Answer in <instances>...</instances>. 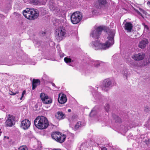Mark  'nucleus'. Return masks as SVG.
Wrapping results in <instances>:
<instances>
[{"mask_svg":"<svg viewBox=\"0 0 150 150\" xmlns=\"http://www.w3.org/2000/svg\"><path fill=\"white\" fill-rule=\"evenodd\" d=\"M111 83V80L109 78L105 79L103 81L101 86L102 90L105 91H107L109 89Z\"/></svg>","mask_w":150,"mask_h":150,"instance_id":"6e6552de","label":"nucleus"},{"mask_svg":"<svg viewBox=\"0 0 150 150\" xmlns=\"http://www.w3.org/2000/svg\"><path fill=\"white\" fill-rule=\"evenodd\" d=\"M133 28V25L130 22H127L125 24L124 28L127 32H130L131 31Z\"/></svg>","mask_w":150,"mask_h":150,"instance_id":"4468645a","label":"nucleus"},{"mask_svg":"<svg viewBox=\"0 0 150 150\" xmlns=\"http://www.w3.org/2000/svg\"><path fill=\"white\" fill-rule=\"evenodd\" d=\"M96 113H97V111L96 110H95V108H94L90 112L89 115L90 117H93V116H94V115H96Z\"/></svg>","mask_w":150,"mask_h":150,"instance_id":"b1692460","label":"nucleus"},{"mask_svg":"<svg viewBox=\"0 0 150 150\" xmlns=\"http://www.w3.org/2000/svg\"><path fill=\"white\" fill-rule=\"evenodd\" d=\"M64 61L67 64H70L72 61L71 59L68 57L64 58Z\"/></svg>","mask_w":150,"mask_h":150,"instance_id":"a878e982","label":"nucleus"},{"mask_svg":"<svg viewBox=\"0 0 150 150\" xmlns=\"http://www.w3.org/2000/svg\"><path fill=\"white\" fill-rule=\"evenodd\" d=\"M4 16L2 14H0V16L1 17H4Z\"/></svg>","mask_w":150,"mask_h":150,"instance_id":"37998d69","label":"nucleus"},{"mask_svg":"<svg viewBox=\"0 0 150 150\" xmlns=\"http://www.w3.org/2000/svg\"><path fill=\"white\" fill-rule=\"evenodd\" d=\"M40 81L38 79H33L32 81V89H35L36 87L40 85Z\"/></svg>","mask_w":150,"mask_h":150,"instance_id":"a211bd4d","label":"nucleus"},{"mask_svg":"<svg viewBox=\"0 0 150 150\" xmlns=\"http://www.w3.org/2000/svg\"><path fill=\"white\" fill-rule=\"evenodd\" d=\"M149 43L148 40L145 38H144L139 42L138 45L139 47L141 49H144L146 46Z\"/></svg>","mask_w":150,"mask_h":150,"instance_id":"ddd939ff","label":"nucleus"},{"mask_svg":"<svg viewBox=\"0 0 150 150\" xmlns=\"http://www.w3.org/2000/svg\"><path fill=\"white\" fill-rule=\"evenodd\" d=\"M28 62H29L30 64L33 65H35L36 63V62H26L27 63H28Z\"/></svg>","mask_w":150,"mask_h":150,"instance_id":"f704fd0d","label":"nucleus"},{"mask_svg":"<svg viewBox=\"0 0 150 150\" xmlns=\"http://www.w3.org/2000/svg\"><path fill=\"white\" fill-rule=\"evenodd\" d=\"M51 83L53 86H54V87L55 86V85L54 83Z\"/></svg>","mask_w":150,"mask_h":150,"instance_id":"ea45409f","label":"nucleus"},{"mask_svg":"<svg viewBox=\"0 0 150 150\" xmlns=\"http://www.w3.org/2000/svg\"><path fill=\"white\" fill-rule=\"evenodd\" d=\"M56 117L59 120L64 119L65 117V115L62 112L58 111L55 115Z\"/></svg>","mask_w":150,"mask_h":150,"instance_id":"2eb2a0df","label":"nucleus"},{"mask_svg":"<svg viewBox=\"0 0 150 150\" xmlns=\"http://www.w3.org/2000/svg\"><path fill=\"white\" fill-rule=\"evenodd\" d=\"M26 93V91L25 90H24L23 91L22 94V96L21 98H20V99L21 100H22V99L23 98V97L24 95V94H25Z\"/></svg>","mask_w":150,"mask_h":150,"instance_id":"473e14b6","label":"nucleus"},{"mask_svg":"<svg viewBox=\"0 0 150 150\" xmlns=\"http://www.w3.org/2000/svg\"><path fill=\"white\" fill-rule=\"evenodd\" d=\"M142 25L144 26L145 29H146V30H148L149 28L148 26L147 25H146L144 23H142Z\"/></svg>","mask_w":150,"mask_h":150,"instance_id":"2f4dec72","label":"nucleus"},{"mask_svg":"<svg viewBox=\"0 0 150 150\" xmlns=\"http://www.w3.org/2000/svg\"><path fill=\"white\" fill-rule=\"evenodd\" d=\"M145 56L144 53L141 52L137 54H134L132 57L134 60L139 61L143 59L144 58Z\"/></svg>","mask_w":150,"mask_h":150,"instance_id":"9d476101","label":"nucleus"},{"mask_svg":"<svg viewBox=\"0 0 150 150\" xmlns=\"http://www.w3.org/2000/svg\"><path fill=\"white\" fill-rule=\"evenodd\" d=\"M105 27L103 26H98L96 28H94V29L91 31L90 35L96 39H98L102 31L105 29Z\"/></svg>","mask_w":150,"mask_h":150,"instance_id":"39448f33","label":"nucleus"},{"mask_svg":"<svg viewBox=\"0 0 150 150\" xmlns=\"http://www.w3.org/2000/svg\"><path fill=\"white\" fill-rule=\"evenodd\" d=\"M93 95L95 99L96 100L99 99L101 96L100 93L95 91H94L93 90L92 91Z\"/></svg>","mask_w":150,"mask_h":150,"instance_id":"aec40b11","label":"nucleus"},{"mask_svg":"<svg viewBox=\"0 0 150 150\" xmlns=\"http://www.w3.org/2000/svg\"><path fill=\"white\" fill-rule=\"evenodd\" d=\"M139 10H140V11H141L142 12H144V10L141 8H139Z\"/></svg>","mask_w":150,"mask_h":150,"instance_id":"4c0bfd02","label":"nucleus"},{"mask_svg":"<svg viewBox=\"0 0 150 150\" xmlns=\"http://www.w3.org/2000/svg\"><path fill=\"white\" fill-rule=\"evenodd\" d=\"M68 111L69 112H70L71 111V110L70 109H69L68 110Z\"/></svg>","mask_w":150,"mask_h":150,"instance_id":"c03bdc74","label":"nucleus"},{"mask_svg":"<svg viewBox=\"0 0 150 150\" xmlns=\"http://www.w3.org/2000/svg\"><path fill=\"white\" fill-rule=\"evenodd\" d=\"M77 117V115H74L72 117H70L69 118L68 120L70 123V126L73 128V127L72 123L76 121V118Z\"/></svg>","mask_w":150,"mask_h":150,"instance_id":"dca6fc26","label":"nucleus"},{"mask_svg":"<svg viewBox=\"0 0 150 150\" xmlns=\"http://www.w3.org/2000/svg\"><path fill=\"white\" fill-rule=\"evenodd\" d=\"M134 10L138 14L141 16H142V14L137 10L135 8H134Z\"/></svg>","mask_w":150,"mask_h":150,"instance_id":"72a5a7b5","label":"nucleus"},{"mask_svg":"<svg viewBox=\"0 0 150 150\" xmlns=\"http://www.w3.org/2000/svg\"><path fill=\"white\" fill-rule=\"evenodd\" d=\"M147 5L150 7V1H148L147 2Z\"/></svg>","mask_w":150,"mask_h":150,"instance_id":"e433bc0d","label":"nucleus"},{"mask_svg":"<svg viewBox=\"0 0 150 150\" xmlns=\"http://www.w3.org/2000/svg\"><path fill=\"white\" fill-rule=\"evenodd\" d=\"M105 110L106 112H108L109 109V105L108 104L106 105L105 107Z\"/></svg>","mask_w":150,"mask_h":150,"instance_id":"c756f323","label":"nucleus"},{"mask_svg":"<svg viewBox=\"0 0 150 150\" xmlns=\"http://www.w3.org/2000/svg\"><path fill=\"white\" fill-rule=\"evenodd\" d=\"M101 150H107V149L105 147H103L102 148Z\"/></svg>","mask_w":150,"mask_h":150,"instance_id":"58836bf2","label":"nucleus"},{"mask_svg":"<svg viewBox=\"0 0 150 150\" xmlns=\"http://www.w3.org/2000/svg\"><path fill=\"white\" fill-rule=\"evenodd\" d=\"M66 138V136L64 134H62L60 133V135L58 137V138H57L56 141L59 143H62L64 142Z\"/></svg>","mask_w":150,"mask_h":150,"instance_id":"f3484780","label":"nucleus"},{"mask_svg":"<svg viewBox=\"0 0 150 150\" xmlns=\"http://www.w3.org/2000/svg\"><path fill=\"white\" fill-rule=\"evenodd\" d=\"M112 116L116 122L120 123L122 122L121 119L116 115L113 114Z\"/></svg>","mask_w":150,"mask_h":150,"instance_id":"412c9836","label":"nucleus"},{"mask_svg":"<svg viewBox=\"0 0 150 150\" xmlns=\"http://www.w3.org/2000/svg\"><path fill=\"white\" fill-rule=\"evenodd\" d=\"M19 93V92L18 91H16L15 92H13L12 91H9V94L11 95H15L16 94H18Z\"/></svg>","mask_w":150,"mask_h":150,"instance_id":"cd10ccee","label":"nucleus"},{"mask_svg":"<svg viewBox=\"0 0 150 150\" xmlns=\"http://www.w3.org/2000/svg\"><path fill=\"white\" fill-rule=\"evenodd\" d=\"M60 135V133L58 132H55L52 133L51 134V137L53 139H54L56 141L57 138H58V137Z\"/></svg>","mask_w":150,"mask_h":150,"instance_id":"6ab92c4d","label":"nucleus"},{"mask_svg":"<svg viewBox=\"0 0 150 150\" xmlns=\"http://www.w3.org/2000/svg\"><path fill=\"white\" fill-rule=\"evenodd\" d=\"M129 126H125V132L127 131L128 130L134 127V123L133 122H131L129 124Z\"/></svg>","mask_w":150,"mask_h":150,"instance_id":"4be33fe9","label":"nucleus"},{"mask_svg":"<svg viewBox=\"0 0 150 150\" xmlns=\"http://www.w3.org/2000/svg\"><path fill=\"white\" fill-rule=\"evenodd\" d=\"M124 74L125 75V76L127 77V71H126V72L124 73Z\"/></svg>","mask_w":150,"mask_h":150,"instance_id":"a19ab883","label":"nucleus"},{"mask_svg":"<svg viewBox=\"0 0 150 150\" xmlns=\"http://www.w3.org/2000/svg\"><path fill=\"white\" fill-rule=\"evenodd\" d=\"M95 11H96V10H93V12H95Z\"/></svg>","mask_w":150,"mask_h":150,"instance_id":"de8ad7c7","label":"nucleus"},{"mask_svg":"<svg viewBox=\"0 0 150 150\" xmlns=\"http://www.w3.org/2000/svg\"><path fill=\"white\" fill-rule=\"evenodd\" d=\"M144 111L146 112H148L149 111V109L148 108L146 107L144 109Z\"/></svg>","mask_w":150,"mask_h":150,"instance_id":"c9c22d12","label":"nucleus"},{"mask_svg":"<svg viewBox=\"0 0 150 150\" xmlns=\"http://www.w3.org/2000/svg\"><path fill=\"white\" fill-rule=\"evenodd\" d=\"M66 32V30L64 27H60L58 28L55 33V36L57 40L58 41L62 40L65 37Z\"/></svg>","mask_w":150,"mask_h":150,"instance_id":"20e7f679","label":"nucleus"},{"mask_svg":"<svg viewBox=\"0 0 150 150\" xmlns=\"http://www.w3.org/2000/svg\"><path fill=\"white\" fill-rule=\"evenodd\" d=\"M30 2L31 3L34 5H38L40 4L38 0H30Z\"/></svg>","mask_w":150,"mask_h":150,"instance_id":"393cba45","label":"nucleus"},{"mask_svg":"<svg viewBox=\"0 0 150 150\" xmlns=\"http://www.w3.org/2000/svg\"><path fill=\"white\" fill-rule=\"evenodd\" d=\"M52 150H61L60 149H52Z\"/></svg>","mask_w":150,"mask_h":150,"instance_id":"79ce46f5","label":"nucleus"},{"mask_svg":"<svg viewBox=\"0 0 150 150\" xmlns=\"http://www.w3.org/2000/svg\"><path fill=\"white\" fill-rule=\"evenodd\" d=\"M48 77L45 74H44L43 76L42 79L44 80H47L48 79Z\"/></svg>","mask_w":150,"mask_h":150,"instance_id":"7c9ffc66","label":"nucleus"},{"mask_svg":"<svg viewBox=\"0 0 150 150\" xmlns=\"http://www.w3.org/2000/svg\"><path fill=\"white\" fill-rule=\"evenodd\" d=\"M115 33L114 31H110L109 33L107 38L108 40L105 43H102L98 40L93 41L91 44L92 47L95 50H106L112 45L114 43V38Z\"/></svg>","mask_w":150,"mask_h":150,"instance_id":"f257e3e1","label":"nucleus"},{"mask_svg":"<svg viewBox=\"0 0 150 150\" xmlns=\"http://www.w3.org/2000/svg\"><path fill=\"white\" fill-rule=\"evenodd\" d=\"M81 122L80 121H79L74 126V129L75 130L78 129L79 127H80L81 126Z\"/></svg>","mask_w":150,"mask_h":150,"instance_id":"5701e85b","label":"nucleus"},{"mask_svg":"<svg viewBox=\"0 0 150 150\" xmlns=\"http://www.w3.org/2000/svg\"><path fill=\"white\" fill-rule=\"evenodd\" d=\"M18 150H28L27 148L25 146H21L19 148Z\"/></svg>","mask_w":150,"mask_h":150,"instance_id":"c85d7f7f","label":"nucleus"},{"mask_svg":"<svg viewBox=\"0 0 150 150\" xmlns=\"http://www.w3.org/2000/svg\"><path fill=\"white\" fill-rule=\"evenodd\" d=\"M67 100L66 96L63 94L60 93L59 95L58 101L61 104L64 103Z\"/></svg>","mask_w":150,"mask_h":150,"instance_id":"f8f14e48","label":"nucleus"},{"mask_svg":"<svg viewBox=\"0 0 150 150\" xmlns=\"http://www.w3.org/2000/svg\"><path fill=\"white\" fill-rule=\"evenodd\" d=\"M24 16L29 20H34L37 18L39 16V13L38 10L34 8H27L23 11Z\"/></svg>","mask_w":150,"mask_h":150,"instance_id":"7ed1b4c3","label":"nucleus"},{"mask_svg":"<svg viewBox=\"0 0 150 150\" xmlns=\"http://www.w3.org/2000/svg\"><path fill=\"white\" fill-rule=\"evenodd\" d=\"M16 122V117L13 115L8 114L5 122L6 126L11 127L14 125Z\"/></svg>","mask_w":150,"mask_h":150,"instance_id":"0eeeda50","label":"nucleus"},{"mask_svg":"<svg viewBox=\"0 0 150 150\" xmlns=\"http://www.w3.org/2000/svg\"><path fill=\"white\" fill-rule=\"evenodd\" d=\"M30 122L28 120L25 119L21 122V127L24 129H26L30 127Z\"/></svg>","mask_w":150,"mask_h":150,"instance_id":"9b49d317","label":"nucleus"},{"mask_svg":"<svg viewBox=\"0 0 150 150\" xmlns=\"http://www.w3.org/2000/svg\"><path fill=\"white\" fill-rule=\"evenodd\" d=\"M1 129H0V136H1Z\"/></svg>","mask_w":150,"mask_h":150,"instance_id":"a18cd8bd","label":"nucleus"},{"mask_svg":"<svg viewBox=\"0 0 150 150\" xmlns=\"http://www.w3.org/2000/svg\"><path fill=\"white\" fill-rule=\"evenodd\" d=\"M98 2L100 4L102 5H104L106 4V0H99Z\"/></svg>","mask_w":150,"mask_h":150,"instance_id":"bb28decb","label":"nucleus"},{"mask_svg":"<svg viewBox=\"0 0 150 150\" xmlns=\"http://www.w3.org/2000/svg\"><path fill=\"white\" fill-rule=\"evenodd\" d=\"M40 97L42 102L44 104H50L52 102V99L49 97L47 94L44 93H42L40 94Z\"/></svg>","mask_w":150,"mask_h":150,"instance_id":"1a4fd4ad","label":"nucleus"},{"mask_svg":"<svg viewBox=\"0 0 150 150\" xmlns=\"http://www.w3.org/2000/svg\"><path fill=\"white\" fill-rule=\"evenodd\" d=\"M27 60L28 61H30V59H27Z\"/></svg>","mask_w":150,"mask_h":150,"instance_id":"49530a36","label":"nucleus"},{"mask_svg":"<svg viewBox=\"0 0 150 150\" xmlns=\"http://www.w3.org/2000/svg\"><path fill=\"white\" fill-rule=\"evenodd\" d=\"M34 123L36 127L40 129H45L49 125V122L47 118L42 116L37 117L35 120Z\"/></svg>","mask_w":150,"mask_h":150,"instance_id":"f03ea898","label":"nucleus"},{"mask_svg":"<svg viewBox=\"0 0 150 150\" xmlns=\"http://www.w3.org/2000/svg\"><path fill=\"white\" fill-rule=\"evenodd\" d=\"M82 17V15L80 12L78 11L75 12L71 16V22L73 24H77L81 20Z\"/></svg>","mask_w":150,"mask_h":150,"instance_id":"423d86ee","label":"nucleus"}]
</instances>
